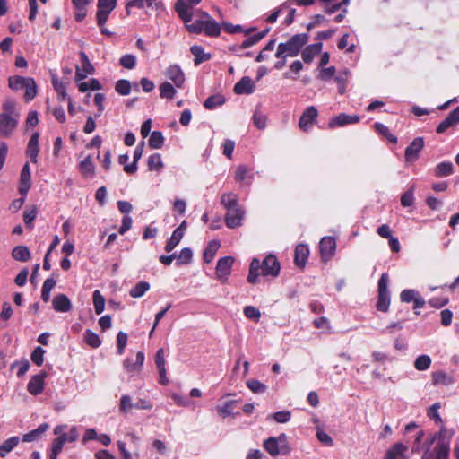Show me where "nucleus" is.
<instances>
[{
  "label": "nucleus",
  "mask_w": 459,
  "mask_h": 459,
  "mask_svg": "<svg viewBox=\"0 0 459 459\" xmlns=\"http://www.w3.org/2000/svg\"><path fill=\"white\" fill-rule=\"evenodd\" d=\"M220 247L221 244L218 240H212L209 242L204 252V260L205 263L209 264L213 260Z\"/></svg>",
  "instance_id": "4c0bfd02"
},
{
  "label": "nucleus",
  "mask_w": 459,
  "mask_h": 459,
  "mask_svg": "<svg viewBox=\"0 0 459 459\" xmlns=\"http://www.w3.org/2000/svg\"><path fill=\"white\" fill-rule=\"evenodd\" d=\"M374 127L380 134L384 135L391 143H395L397 142L396 136L391 134L388 127L385 125L377 122L375 123Z\"/></svg>",
  "instance_id": "13d9d810"
},
{
  "label": "nucleus",
  "mask_w": 459,
  "mask_h": 459,
  "mask_svg": "<svg viewBox=\"0 0 459 459\" xmlns=\"http://www.w3.org/2000/svg\"><path fill=\"white\" fill-rule=\"evenodd\" d=\"M408 447L403 443H395L391 448H389L385 455L384 459H406L405 453Z\"/></svg>",
  "instance_id": "bb28decb"
},
{
  "label": "nucleus",
  "mask_w": 459,
  "mask_h": 459,
  "mask_svg": "<svg viewBox=\"0 0 459 459\" xmlns=\"http://www.w3.org/2000/svg\"><path fill=\"white\" fill-rule=\"evenodd\" d=\"M236 403V401L230 400L222 403L221 405H219L217 407L218 413L222 417L226 418L228 416H230L232 414V409L234 404Z\"/></svg>",
  "instance_id": "6e6d98bb"
},
{
  "label": "nucleus",
  "mask_w": 459,
  "mask_h": 459,
  "mask_svg": "<svg viewBox=\"0 0 459 459\" xmlns=\"http://www.w3.org/2000/svg\"><path fill=\"white\" fill-rule=\"evenodd\" d=\"M81 67L76 66L75 68V81L80 82L87 77L89 74H92L94 67L91 64L90 59L84 52H80Z\"/></svg>",
  "instance_id": "4468645a"
},
{
  "label": "nucleus",
  "mask_w": 459,
  "mask_h": 459,
  "mask_svg": "<svg viewBox=\"0 0 459 459\" xmlns=\"http://www.w3.org/2000/svg\"><path fill=\"white\" fill-rule=\"evenodd\" d=\"M389 277L386 273H383L377 284V309L381 312H387L390 306V291L388 290Z\"/></svg>",
  "instance_id": "0eeeda50"
},
{
  "label": "nucleus",
  "mask_w": 459,
  "mask_h": 459,
  "mask_svg": "<svg viewBox=\"0 0 459 459\" xmlns=\"http://www.w3.org/2000/svg\"><path fill=\"white\" fill-rule=\"evenodd\" d=\"M323 44L321 42L307 46L301 54L303 61L307 64L311 63L314 57L321 52Z\"/></svg>",
  "instance_id": "cd10ccee"
},
{
  "label": "nucleus",
  "mask_w": 459,
  "mask_h": 459,
  "mask_svg": "<svg viewBox=\"0 0 459 459\" xmlns=\"http://www.w3.org/2000/svg\"><path fill=\"white\" fill-rule=\"evenodd\" d=\"M117 2V0H98L96 19L99 27L105 25L110 13L116 8Z\"/></svg>",
  "instance_id": "9d476101"
},
{
  "label": "nucleus",
  "mask_w": 459,
  "mask_h": 459,
  "mask_svg": "<svg viewBox=\"0 0 459 459\" xmlns=\"http://www.w3.org/2000/svg\"><path fill=\"white\" fill-rule=\"evenodd\" d=\"M143 142L141 144H139L134 151V161L130 163L129 165H126L124 167V171L127 174H134L137 170V162L141 159L143 152Z\"/></svg>",
  "instance_id": "473e14b6"
},
{
  "label": "nucleus",
  "mask_w": 459,
  "mask_h": 459,
  "mask_svg": "<svg viewBox=\"0 0 459 459\" xmlns=\"http://www.w3.org/2000/svg\"><path fill=\"white\" fill-rule=\"evenodd\" d=\"M101 87L102 86H101L100 82L95 78H91L88 82H82L78 83V89L81 92H85L89 90H92V91L100 90Z\"/></svg>",
  "instance_id": "3c124183"
},
{
  "label": "nucleus",
  "mask_w": 459,
  "mask_h": 459,
  "mask_svg": "<svg viewBox=\"0 0 459 459\" xmlns=\"http://www.w3.org/2000/svg\"><path fill=\"white\" fill-rule=\"evenodd\" d=\"M270 417L278 423H287L291 418V413L290 411H281L272 414Z\"/></svg>",
  "instance_id": "774afa93"
},
{
  "label": "nucleus",
  "mask_w": 459,
  "mask_h": 459,
  "mask_svg": "<svg viewBox=\"0 0 459 459\" xmlns=\"http://www.w3.org/2000/svg\"><path fill=\"white\" fill-rule=\"evenodd\" d=\"M190 52L195 56L194 63L195 65H199L212 57L211 54L205 53L204 48L199 45L192 46Z\"/></svg>",
  "instance_id": "2f4dec72"
},
{
  "label": "nucleus",
  "mask_w": 459,
  "mask_h": 459,
  "mask_svg": "<svg viewBox=\"0 0 459 459\" xmlns=\"http://www.w3.org/2000/svg\"><path fill=\"white\" fill-rule=\"evenodd\" d=\"M166 77L173 82L177 88H182L185 82V74L178 65H169L165 71Z\"/></svg>",
  "instance_id": "aec40b11"
},
{
  "label": "nucleus",
  "mask_w": 459,
  "mask_h": 459,
  "mask_svg": "<svg viewBox=\"0 0 459 459\" xmlns=\"http://www.w3.org/2000/svg\"><path fill=\"white\" fill-rule=\"evenodd\" d=\"M201 1L202 0H178L176 2L175 10L184 23L192 22L196 11L194 7L199 4Z\"/></svg>",
  "instance_id": "6e6552de"
},
{
  "label": "nucleus",
  "mask_w": 459,
  "mask_h": 459,
  "mask_svg": "<svg viewBox=\"0 0 459 459\" xmlns=\"http://www.w3.org/2000/svg\"><path fill=\"white\" fill-rule=\"evenodd\" d=\"M49 425L48 423L40 424L37 429L24 434L22 436L23 442H33L41 437V436L48 429Z\"/></svg>",
  "instance_id": "7c9ffc66"
},
{
  "label": "nucleus",
  "mask_w": 459,
  "mask_h": 459,
  "mask_svg": "<svg viewBox=\"0 0 459 459\" xmlns=\"http://www.w3.org/2000/svg\"><path fill=\"white\" fill-rule=\"evenodd\" d=\"M148 6L156 11H163L164 5L160 0H131L127 3L126 8H143Z\"/></svg>",
  "instance_id": "393cba45"
},
{
  "label": "nucleus",
  "mask_w": 459,
  "mask_h": 459,
  "mask_svg": "<svg viewBox=\"0 0 459 459\" xmlns=\"http://www.w3.org/2000/svg\"><path fill=\"white\" fill-rule=\"evenodd\" d=\"M85 342L92 348H98L101 344L100 338L91 330L87 329L83 334Z\"/></svg>",
  "instance_id": "09e8293b"
},
{
  "label": "nucleus",
  "mask_w": 459,
  "mask_h": 459,
  "mask_svg": "<svg viewBox=\"0 0 459 459\" xmlns=\"http://www.w3.org/2000/svg\"><path fill=\"white\" fill-rule=\"evenodd\" d=\"M19 442L20 438L19 437L16 436L12 437L4 441L3 444L0 446V457H5L14 447L17 446Z\"/></svg>",
  "instance_id": "c9c22d12"
},
{
  "label": "nucleus",
  "mask_w": 459,
  "mask_h": 459,
  "mask_svg": "<svg viewBox=\"0 0 459 459\" xmlns=\"http://www.w3.org/2000/svg\"><path fill=\"white\" fill-rule=\"evenodd\" d=\"M455 434L454 429L442 426L424 444L421 459H449L450 444Z\"/></svg>",
  "instance_id": "f257e3e1"
},
{
  "label": "nucleus",
  "mask_w": 459,
  "mask_h": 459,
  "mask_svg": "<svg viewBox=\"0 0 459 459\" xmlns=\"http://www.w3.org/2000/svg\"><path fill=\"white\" fill-rule=\"evenodd\" d=\"M255 86L253 80L248 76H245L235 84L234 92L238 95H248L253 93L255 91Z\"/></svg>",
  "instance_id": "5701e85b"
},
{
  "label": "nucleus",
  "mask_w": 459,
  "mask_h": 459,
  "mask_svg": "<svg viewBox=\"0 0 459 459\" xmlns=\"http://www.w3.org/2000/svg\"><path fill=\"white\" fill-rule=\"evenodd\" d=\"M433 384L441 385H450L454 383L452 376L446 374L444 371H437L432 373Z\"/></svg>",
  "instance_id": "e433bc0d"
},
{
  "label": "nucleus",
  "mask_w": 459,
  "mask_h": 459,
  "mask_svg": "<svg viewBox=\"0 0 459 459\" xmlns=\"http://www.w3.org/2000/svg\"><path fill=\"white\" fill-rule=\"evenodd\" d=\"M263 446L273 457L279 455H289L290 452L288 437L284 433L280 434L278 437H268L264 441Z\"/></svg>",
  "instance_id": "39448f33"
},
{
  "label": "nucleus",
  "mask_w": 459,
  "mask_h": 459,
  "mask_svg": "<svg viewBox=\"0 0 459 459\" xmlns=\"http://www.w3.org/2000/svg\"><path fill=\"white\" fill-rule=\"evenodd\" d=\"M221 202L226 210L239 206L238 195L234 193L223 194L221 195Z\"/></svg>",
  "instance_id": "58836bf2"
},
{
  "label": "nucleus",
  "mask_w": 459,
  "mask_h": 459,
  "mask_svg": "<svg viewBox=\"0 0 459 459\" xmlns=\"http://www.w3.org/2000/svg\"><path fill=\"white\" fill-rule=\"evenodd\" d=\"M147 164H148V169L150 170H154V171H160L164 167L161 156L159 153H153V154L150 155L148 158Z\"/></svg>",
  "instance_id": "37998d69"
},
{
  "label": "nucleus",
  "mask_w": 459,
  "mask_h": 459,
  "mask_svg": "<svg viewBox=\"0 0 459 459\" xmlns=\"http://www.w3.org/2000/svg\"><path fill=\"white\" fill-rule=\"evenodd\" d=\"M53 308L56 312L66 313L72 309V303L68 297L65 294H57L52 300Z\"/></svg>",
  "instance_id": "b1692460"
},
{
  "label": "nucleus",
  "mask_w": 459,
  "mask_h": 459,
  "mask_svg": "<svg viewBox=\"0 0 459 459\" xmlns=\"http://www.w3.org/2000/svg\"><path fill=\"white\" fill-rule=\"evenodd\" d=\"M234 178L237 182L249 186L253 183L254 173L247 165H238L234 172Z\"/></svg>",
  "instance_id": "6ab92c4d"
},
{
  "label": "nucleus",
  "mask_w": 459,
  "mask_h": 459,
  "mask_svg": "<svg viewBox=\"0 0 459 459\" xmlns=\"http://www.w3.org/2000/svg\"><path fill=\"white\" fill-rule=\"evenodd\" d=\"M244 215L245 211L240 206L227 210L225 216L226 225L230 229L239 227L242 224Z\"/></svg>",
  "instance_id": "dca6fc26"
},
{
  "label": "nucleus",
  "mask_w": 459,
  "mask_h": 459,
  "mask_svg": "<svg viewBox=\"0 0 459 459\" xmlns=\"http://www.w3.org/2000/svg\"><path fill=\"white\" fill-rule=\"evenodd\" d=\"M39 134L38 132L33 133L27 145L26 155L30 157L32 163L38 162V155L39 152Z\"/></svg>",
  "instance_id": "4be33fe9"
},
{
  "label": "nucleus",
  "mask_w": 459,
  "mask_h": 459,
  "mask_svg": "<svg viewBox=\"0 0 459 459\" xmlns=\"http://www.w3.org/2000/svg\"><path fill=\"white\" fill-rule=\"evenodd\" d=\"M430 365L431 358L426 354L418 356L414 361V367L419 371H425L429 369Z\"/></svg>",
  "instance_id": "49530a36"
},
{
  "label": "nucleus",
  "mask_w": 459,
  "mask_h": 459,
  "mask_svg": "<svg viewBox=\"0 0 459 459\" xmlns=\"http://www.w3.org/2000/svg\"><path fill=\"white\" fill-rule=\"evenodd\" d=\"M45 350L39 346L36 347L31 355L30 359L37 366H41L44 361Z\"/></svg>",
  "instance_id": "e2e57ef3"
},
{
  "label": "nucleus",
  "mask_w": 459,
  "mask_h": 459,
  "mask_svg": "<svg viewBox=\"0 0 459 459\" xmlns=\"http://www.w3.org/2000/svg\"><path fill=\"white\" fill-rule=\"evenodd\" d=\"M454 166L450 161L438 163L435 168V175L437 177H446L453 173Z\"/></svg>",
  "instance_id": "a19ab883"
},
{
  "label": "nucleus",
  "mask_w": 459,
  "mask_h": 459,
  "mask_svg": "<svg viewBox=\"0 0 459 459\" xmlns=\"http://www.w3.org/2000/svg\"><path fill=\"white\" fill-rule=\"evenodd\" d=\"M459 124V106L452 110L448 116L437 126L438 134L445 133L448 128Z\"/></svg>",
  "instance_id": "412c9836"
},
{
  "label": "nucleus",
  "mask_w": 459,
  "mask_h": 459,
  "mask_svg": "<svg viewBox=\"0 0 459 459\" xmlns=\"http://www.w3.org/2000/svg\"><path fill=\"white\" fill-rule=\"evenodd\" d=\"M19 118L20 115L0 114V136H11L18 126Z\"/></svg>",
  "instance_id": "9b49d317"
},
{
  "label": "nucleus",
  "mask_w": 459,
  "mask_h": 459,
  "mask_svg": "<svg viewBox=\"0 0 459 459\" xmlns=\"http://www.w3.org/2000/svg\"><path fill=\"white\" fill-rule=\"evenodd\" d=\"M67 429V425L62 424L55 427L53 432L58 437L53 439L51 448L56 449V451L61 452L64 445L66 442L73 443L77 440L79 437L78 429L75 426L71 427L67 433H65V429Z\"/></svg>",
  "instance_id": "423d86ee"
},
{
  "label": "nucleus",
  "mask_w": 459,
  "mask_h": 459,
  "mask_svg": "<svg viewBox=\"0 0 459 459\" xmlns=\"http://www.w3.org/2000/svg\"><path fill=\"white\" fill-rule=\"evenodd\" d=\"M183 237L184 236L180 234L179 230L178 231L174 230L171 237L166 242V245L164 247L165 251L167 253H170L179 244V242L181 241Z\"/></svg>",
  "instance_id": "de8ad7c7"
},
{
  "label": "nucleus",
  "mask_w": 459,
  "mask_h": 459,
  "mask_svg": "<svg viewBox=\"0 0 459 459\" xmlns=\"http://www.w3.org/2000/svg\"><path fill=\"white\" fill-rule=\"evenodd\" d=\"M119 64L126 69H134L136 65V56L132 54H126L120 57Z\"/></svg>",
  "instance_id": "052dcab7"
},
{
  "label": "nucleus",
  "mask_w": 459,
  "mask_h": 459,
  "mask_svg": "<svg viewBox=\"0 0 459 459\" xmlns=\"http://www.w3.org/2000/svg\"><path fill=\"white\" fill-rule=\"evenodd\" d=\"M25 98L27 100H33L37 95V85L34 79L27 77L25 87Z\"/></svg>",
  "instance_id": "603ef678"
},
{
  "label": "nucleus",
  "mask_w": 459,
  "mask_h": 459,
  "mask_svg": "<svg viewBox=\"0 0 459 459\" xmlns=\"http://www.w3.org/2000/svg\"><path fill=\"white\" fill-rule=\"evenodd\" d=\"M46 377L45 372L32 376L27 385L28 392L32 395L40 394L44 390Z\"/></svg>",
  "instance_id": "f3484780"
},
{
  "label": "nucleus",
  "mask_w": 459,
  "mask_h": 459,
  "mask_svg": "<svg viewBox=\"0 0 459 459\" xmlns=\"http://www.w3.org/2000/svg\"><path fill=\"white\" fill-rule=\"evenodd\" d=\"M51 82L53 88L57 92L58 100H64L67 98L66 87L63 82H61L56 74H51Z\"/></svg>",
  "instance_id": "f704fd0d"
},
{
  "label": "nucleus",
  "mask_w": 459,
  "mask_h": 459,
  "mask_svg": "<svg viewBox=\"0 0 459 459\" xmlns=\"http://www.w3.org/2000/svg\"><path fill=\"white\" fill-rule=\"evenodd\" d=\"M176 93L177 91L171 83L164 82L160 85V95L161 98L172 100Z\"/></svg>",
  "instance_id": "a18cd8bd"
},
{
  "label": "nucleus",
  "mask_w": 459,
  "mask_h": 459,
  "mask_svg": "<svg viewBox=\"0 0 459 459\" xmlns=\"http://www.w3.org/2000/svg\"><path fill=\"white\" fill-rule=\"evenodd\" d=\"M27 77L12 76L9 78V87L13 91L22 90L25 87Z\"/></svg>",
  "instance_id": "4d7b16f0"
},
{
  "label": "nucleus",
  "mask_w": 459,
  "mask_h": 459,
  "mask_svg": "<svg viewBox=\"0 0 459 459\" xmlns=\"http://www.w3.org/2000/svg\"><path fill=\"white\" fill-rule=\"evenodd\" d=\"M307 33L295 34L287 42L280 43L276 57H293L299 55L302 47L308 41Z\"/></svg>",
  "instance_id": "20e7f679"
},
{
  "label": "nucleus",
  "mask_w": 459,
  "mask_h": 459,
  "mask_svg": "<svg viewBox=\"0 0 459 459\" xmlns=\"http://www.w3.org/2000/svg\"><path fill=\"white\" fill-rule=\"evenodd\" d=\"M424 147L422 137H416L405 149L404 157L406 162L413 163L419 159L420 153Z\"/></svg>",
  "instance_id": "ddd939ff"
},
{
  "label": "nucleus",
  "mask_w": 459,
  "mask_h": 459,
  "mask_svg": "<svg viewBox=\"0 0 459 459\" xmlns=\"http://www.w3.org/2000/svg\"><path fill=\"white\" fill-rule=\"evenodd\" d=\"M115 90L122 96L129 95L131 92V83L129 81L125 79L118 80L116 82Z\"/></svg>",
  "instance_id": "5fc2aeb1"
},
{
  "label": "nucleus",
  "mask_w": 459,
  "mask_h": 459,
  "mask_svg": "<svg viewBox=\"0 0 459 459\" xmlns=\"http://www.w3.org/2000/svg\"><path fill=\"white\" fill-rule=\"evenodd\" d=\"M193 252L189 247H184L177 255L176 259L178 264H187L192 261Z\"/></svg>",
  "instance_id": "8fccbe9b"
},
{
  "label": "nucleus",
  "mask_w": 459,
  "mask_h": 459,
  "mask_svg": "<svg viewBox=\"0 0 459 459\" xmlns=\"http://www.w3.org/2000/svg\"><path fill=\"white\" fill-rule=\"evenodd\" d=\"M21 186L20 193L22 195H26L30 188V169L29 163H25L21 171Z\"/></svg>",
  "instance_id": "a878e982"
},
{
  "label": "nucleus",
  "mask_w": 459,
  "mask_h": 459,
  "mask_svg": "<svg viewBox=\"0 0 459 459\" xmlns=\"http://www.w3.org/2000/svg\"><path fill=\"white\" fill-rule=\"evenodd\" d=\"M247 386L255 394H262L267 390V386L256 379L247 380Z\"/></svg>",
  "instance_id": "bf43d9fd"
},
{
  "label": "nucleus",
  "mask_w": 459,
  "mask_h": 459,
  "mask_svg": "<svg viewBox=\"0 0 459 459\" xmlns=\"http://www.w3.org/2000/svg\"><path fill=\"white\" fill-rule=\"evenodd\" d=\"M164 143V137L160 131H153L149 139V145L152 149H160Z\"/></svg>",
  "instance_id": "864d4df0"
},
{
  "label": "nucleus",
  "mask_w": 459,
  "mask_h": 459,
  "mask_svg": "<svg viewBox=\"0 0 459 459\" xmlns=\"http://www.w3.org/2000/svg\"><path fill=\"white\" fill-rule=\"evenodd\" d=\"M12 256L19 262H27L30 258V252L26 246H16L12 251Z\"/></svg>",
  "instance_id": "72a5a7b5"
},
{
  "label": "nucleus",
  "mask_w": 459,
  "mask_h": 459,
  "mask_svg": "<svg viewBox=\"0 0 459 459\" xmlns=\"http://www.w3.org/2000/svg\"><path fill=\"white\" fill-rule=\"evenodd\" d=\"M79 170L84 178H93L95 176V166L91 155L85 157L79 163Z\"/></svg>",
  "instance_id": "c756f323"
},
{
  "label": "nucleus",
  "mask_w": 459,
  "mask_h": 459,
  "mask_svg": "<svg viewBox=\"0 0 459 459\" xmlns=\"http://www.w3.org/2000/svg\"><path fill=\"white\" fill-rule=\"evenodd\" d=\"M195 16H197V19L195 22L185 23L188 32L195 34L204 33L208 37H218L221 34V25L208 13L197 9Z\"/></svg>",
  "instance_id": "7ed1b4c3"
},
{
  "label": "nucleus",
  "mask_w": 459,
  "mask_h": 459,
  "mask_svg": "<svg viewBox=\"0 0 459 459\" xmlns=\"http://www.w3.org/2000/svg\"><path fill=\"white\" fill-rule=\"evenodd\" d=\"M244 315L247 318L255 322H258L261 318V313L258 308L254 306H247L244 307Z\"/></svg>",
  "instance_id": "680f3d73"
},
{
  "label": "nucleus",
  "mask_w": 459,
  "mask_h": 459,
  "mask_svg": "<svg viewBox=\"0 0 459 459\" xmlns=\"http://www.w3.org/2000/svg\"><path fill=\"white\" fill-rule=\"evenodd\" d=\"M321 258L328 261L333 257L336 250V240L333 237H324L319 243Z\"/></svg>",
  "instance_id": "2eb2a0df"
},
{
  "label": "nucleus",
  "mask_w": 459,
  "mask_h": 459,
  "mask_svg": "<svg viewBox=\"0 0 459 459\" xmlns=\"http://www.w3.org/2000/svg\"><path fill=\"white\" fill-rule=\"evenodd\" d=\"M149 289L150 284L147 281H139L130 290L129 294L132 298H141L149 290Z\"/></svg>",
  "instance_id": "c03bdc74"
},
{
  "label": "nucleus",
  "mask_w": 459,
  "mask_h": 459,
  "mask_svg": "<svg viewBox=\"0 0 459 459\" xmlns=\"http://www.w3.org/2000/svg\"><path fill=\"white\" fill-rule=\"evenodd\" d=\"M309 255V249L307 245L299 244L295 248L294 262L299 267H304Z\"/></svg>",
  "instance_id": "c85d7f7f"
},
{
  "label": "nucleus",
  "mask_w": 459,
  "mask_h": 459,
  "mask_svg": "<svg viewBox=\"0 0 459 459\" xmlns=\"http://www.w3.org/2000/svg\"><path fill=\"white\" fill-rule=\"evenodd\" d=\"M92 301L97 315H100L105 309V299L99 290L93 291Z\"/></svg>",
  "instance_id": "79ce46f5"
},
{
  "label": "nucleus",
  "mask_w": 459,
  "mask_h": 459,
  "mask_svg": "<svg viewBox=\"0 0 459 459\" xmlns=\"http://www.w3.org/2000/svg\"><path fill=\"white\" fill-rule=\"evenodd\" d=\"M359 119L360 118L358 115H347L345 113H341L329 121L328 126L332 129L342 127L350 124L359 123Z\"/></svg>",
  "instance_id": "a211bd4d"
},
{
  "label": "nucleus",
  "mask_w": 459,
  "mask_h": 459,
  "mask_svg": "<svg viewBox=\"0 0 459 459\" xmlns=\"http://www.w3.org/2000/svg\"><path fill=\"white\" fill-rule=\"evenodd\" d=\"M280 270V263L273 255H267L262 263L258 258H253L249 266L247 281L255 284L260 275L276 277L279 275Z\"/></svg>",
  "instance_id": "f03ea898"
},
{
  "label": "nucleus",
  "mask_w": 459,
  "mask_h": 459,
  "mask_svg": "<svg viewBox=\"0 0 459 459\" xmlns=\"http://www.w3.org/2000/svg\"><path fill=\"white\" fill-rule=\"evenodd\" d=\"M234 257L230 255L223 256L217 262L215 274L218 281L226 283L230 276Z\"/></svg>",
  "instance_id": "1a4fd4ad"
},
{
  "label": "nucleus",
  "mask_w": 459,
  "mask_h": 459,
  "mask_svg": "<svg viewBox=\"0 0 459 459\" xmlns=\"http://www.w3.org/2000/svg\"><path fill=\"white\" fill-rule=\"evenodd\" d=\"M134 408V403H132V399L129 395L125 394L120 399L119 409L122 412H128Z\"/></svg>",
  "instance_id": "338daca9"
},
{
  "label": "nucleus",
  "mask_w": 459,
  "mask_h": 459,
  "mask_svg": "<svg viewBox=\"0 0 459 459\" xmlns=\"http://www.w3.org/2000/svg\"><path fill=\"white\" fill-rule=\"evenodd\" d=\"M225 103V98L221 94L212 95L204 103L206 109H214Z\"/></svg>",
  "instance_id": "ea45409f"
},
{
  "label": "nucleus",
  "mask_w": 459,
  "mask_h": 459,
  "mask_svg": "<svg viewBox=\"0 0 459 459\" xmlns=\"http://www.w3.org/2000/svg\"><path fill=\"white\" fill-rule=\"evenodd\" d=\"M4 112L1 114H7L9 116L20 115L16 110V102L13 100H6L3 104Z\"/></svg>",
  "instance_id": "69168bd1"
},
{
  "label": "nucleus",
  "mask_w": 459,
  "mask_h": 459,
  "mask_svg": "<svg viewBox=\"0 0 459 459\" xmlns=\"http://www.w3.org/2000/svg\"><path fill=\"white\" fill-rule=\"evenodd\" d=\"M317 116H318V111L316 107H314V106L307 107L302 113L301 117H299V128L304 132H308L312 128Z\"/></svg>",
  "instance_id": "f8f14e48"
},
{
  "label": "nucleus",
  "mask_w": 459,
  "mask_h": 459,
  "mask_svg": "<svg viewBox=\"0 0 459 459\" xmlns=\"http://www.w3.org/2000/svg\"><path fill=\"white\" fill-rule=\"evenodd\" d=\"M414 202V186H411L401 197V204L404 207H409Z\"/></svg>",
  "instance_id": "0e129e2a"
}]
</instances>
